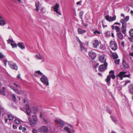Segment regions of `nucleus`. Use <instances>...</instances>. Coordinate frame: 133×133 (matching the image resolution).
I'll return each instance as SVG.
<instances>
[{
    "instance_id": "48",
    "label": "nucleus",
    "mask_w": 133,
    "mask_h": 133,
    "mask_svg": "<svg viewBox=\"0 0 133 133\" xmlns=\"http://www.w3.org/2000/svg\"><path fill=\"white\" fill-rule=\"evenodd\" d=\"M32 132L33 133H37V131L35 129H33L32 131Z\"/></svg>"
},
{
    "instance_id": "2",
    "label": "nucleus",
    "mask_w": 133,
    "mask_h": 133,
    "mask_svg": "<svg viewBox=\"0 0 133 133\" xmlns=\"http://www.w3.org/2000/svg\"><path fill=\"white\" fill-rule=\"evenodd\" d=\"M126 71H121L119 72V74L116 76L117 79H118V77H119V79L121 80H122L123 79V77H128L130 78L131 74H129L128 75H125L127 73Z\"/></svg>"
},
{
    "instance_id": "26",
    "label": "nucleus",
    "mask_w": 133,
    "mask_h": 133,
    "mask_svg": "<svg viewBox=\"0 0 133 133\" xmlns=\"http://www.w3.org/2000/svg\"><path fill=\"white\" fill-rule=\"evenodd\" d=\"M6 24L5 22L2 19L0 20V25L4 26Z\"/></svg>"
},
{
    "instance_id": "58",
    "label": "nucleus",
    "mask_w": 133,
    "mask_h": 133,
    "mask_svg": "<svg viewBox=\"0 0 133 133\" xmlns=\"http://www.w3.org/2000/svg\"><path fill=\"white\" fill-rule=\"evenodd\" d=\"M69 127H70V128H73L74 127V126L73 125H70V124H69Z\"/></svg>"
},
{
    "instance_id": "36",
    "label": "nucleus",
    "mask_w": 133,
    "mask_h": 133,
    "mask_svg": "<svg viewBox=\"0 0 133 133\" xmlns=\"http://www.w3.org/2000/svg\"><path fill=\"white\" fill-rule=\"evenodd\" d=\"M120 60L119 59L115 60V63L116 65H118L119 64Z\"/></svg>"
},
{
    "instance_id": "49",
    "label": "nucleus",
    "mask_w": 133,
    "mask_h": 133,
    "mask_svg": "<svg viewBox=\"0 0 133 133\" xmlns=\"http://www.w3.org/2000/svg\"><path fill=\"white\" fill-rule=\"evenodd\" d=\"M107 111L108 112L109 114H111V111L109 109H108L107 110Z\"/></svg>"
},
{
    "instance_id": "55",
    "label": "nucleus",
    "mask_w": 133,
    "mask_h": 133,
    "mask_svg": "<svg viewBox=\"0 0 133 133\" xmlns=\"http://www.w3.org/2000/svg\"><path fill=\"white\" fill-rule=\"evenodd\" d=\"M26 130V128L25 127H23V128L22 131L23 132H25Z\"/></svg>"
},
{
    "instance_id": "22",
    "label": "nucleus",
    "mask_w": 133,
    "mask_h": 133,
    "mask_svg": "<svg viewBox=\"0 0 133 133\" xmlns=\"http://www.w3.org/2000/svg\"><path fill=\"white\" fill-rule=\"evenodd\" d=\"M7 117L9 119L10 121L13 120L14 118V116L11 114H8L7 115Z\"/></svg>"
},
{
    "instance_id": "34",
    "label": "nucleus",
    "mask_w": 133,
    "mask_h": 133,
    "mask_svg": "<svg viewBox=\"0 0 133 133\" xmlns=\"http://www.w3.org/2000/svg\"><path fill=\"white\" fill-rule=\"evenodd\" d=\"M33 112L34 114H36V113H37L38 111L37 108L36 107L33 108Z\"/></svg>"
},
{
    "instance_id": "51",
    "label": "nucleus",
    "mask_w": 133,
    "mask_h": 133,
    "mask_svg": "<svg viewBox=\"0 0 133 133\" xmlns=\"http://www.w3.org/2000/svg\"><path fill=\"white\" fill-rule=\"evenodd\" d=\"M114 25H115L114 24L111 26V28L112 29L114 30L115 28V26Z\"/></svg>"
},
{
    "instance_id": "31",
    "label": "nucleus",
    "mask_w": 133,
    "mask_h": 133,
    "mask_svg": "<svg viewBox=\"0 0 133 133\" xmlns=\"http://www.w3.org/2000/svg\"><path fill=\"white\" fill-rule=\"evenodd\" d=\"M12 100L16 102V98L14 94H13L12 95Z\"/></svg>"
},
{
    "instance_id": "64",
    "label": "nucleus",
    "mask_w": 133,
    "mask_h": 133,
    "mask_svg": "<svg viewBox=\"0 0 133 133\" xmlns=\"http://www.w3.org/2000/svg\"><path fill=\"white\" fill-rule=\"evenodd\" d=\"M103 46V45H101L100 46V48L101 49H102Z\"/></svg>"
},
{
    "instance_id": "21",
    "label": "nucleus",
    "mask_w": 133,
    "mask_h": 133,
    "mask_svg": "<svg viewBox=\"0 0 133 133\" xmlns=\"http://www.w3.org/2000/svg\"><path fill=\"white\" fill-rule=\"evenodd\" d=\"M99 61L102 63L106 62V59H104V57L103 56H100L99 57Z\"/></svg>"
},
{
    "instance_id": "45",
    "label": "nucleus",
    "mask_w": 133,
    "mask_h": 133,
    "mask_svg": "<svg viewBox=\"0 0 133 133\" xmlns=\"http://www.w3.org/2000/svg\"><path fill=\"white\" fill-rule=\"evenodd\" d=\"M81 2H82V1H80L77 2L76 3V4L77 5H81Z\"/></svg>"
},
{
    "instance_id": "20",
    "label": "nucleus",
    "mask_w": 133,
    "mask_h": 133,
    "mask_svg": "<svg viewBox=\"0 0 133 133\" xmlns=\"http://www.w3.org/2000/svg\"><path fill=\"white\" fill-rule=\"evenodd\" d=\"M111 52L112 54V57L114 59H115L118 58V56L116 52H112L111 51Z\"/></svg>"
},
{
    "instance_id": "56",
    "label": "nucleus",
    "mask_w": 133,
    "mask_h": 133,
    "mask_svg": "<svg viewBox=\"0 0 133 133\" xmlns=\"http://www.w3.org/2000/svg\"><path fill=\"white\" fill-rule=\"evenodd\" d=\"M9 87H10V88H11V89H13L14 88V87L13 86H11V85H9Z\"/></svg>"
},
{
    "instance_id": "4",
    "label": "nucleus",
    "mask_w": 133,
    "mask_h": 133,
    "mask_svg": "<svg viewBox=\"0 0 133 133\" xmlns=\"http://www.w3.org/2000/svg\"><path fill=\"white\" fill-rule=\"evenodd\" d=\"M38 132L42 133H48V129L46 126H42L40 127L38 129Z\"/></svg>"
},
{
    "instance_id": "17",
    "label": "nucleus",
    "mask_w": 133,
    "mask_h": 133,
    "mask_svg": "<svg viewBox=\"0 0 133 133\" xmlns=\"http://www.w3.org/2000/svg\"><path fill=\"white\" fill-rule=\"evenodd\" d=\"M129 92L131 94H133V85H130L128 87Z\"/></svg>"
},
{
    "instance_id": "24",
    "label": "nucleus",
    "mask_w": 133,
    "mask_h": 133,
    "mask_svg": "<svg viewBox=\"0 0 133 133\" xmlns=\"http://www.w3.org/2000/svg\"><path fill=\"white\" fill-rule=\"evenodd\" d=\"M129 19V16H127L124 19H121L120 21V22H121V21L122 20L123 22L124 23H125L127 24V22L128 21Z\"/></svg>"
},
{
    "instance_id": "35",
    "label": "nucleus",
    "mask_w": 133,
    "mask_h": 133,
    "mask_svg": "<svg viewBox=\"0 0 133 133\" xmlns=\"http://www.w3.org/2000/svg\"><path fill=\"white\" fill-rule=\"evenodd\" d=\"M11 45L12 46V47L13 48H16L17 47V44L15 43H11Z\"/></svg>"
},
{
    "instance_id": "5",
    "label": "nucleus",
    "mask_w": 133,
    "mask_h": 133,
    "mask_svg": "<svg viewBox=\"0 0 133 133\" xmlns=\"http://www.w3.org/2000/svg\"><path fill=\"white\" fill-rule=\"evenodd\" d=\"M110 46L113 50H116L117 49V45L115 42L111 41L110 43Z\"/></svg>"
},
{
    "instance_id": "30",
    "label": "nucleus",
    "mask_w": 133,
    "mask_h": 133,
    "mask_svg": "<svg viewBox=\"0 0 133 133\" xmlns=\"http://www.w3.org/2000/svg\"><path fill=\"white\" fill-rule=\"evenodd\" d=\"M80 48L81 50V51H83L85 49V48L84 46H83L82 43H80Z\"/></svg>"
},
{
    "instance_id": "23",
    "label": "nucleus",
    "mask_w": 133,
    "mask_h": 133,
    "mask_svg": "<svg viewBox=\"0 0 133 133\" xmlns=\"http://www.w3.org/2000/svg\"><path fill=\"white\" fill-rule=\"evenodd\" d=\"M17 45L18 47L21 49H24L25 48V47L23 45V43L22 42L18 43L17 44Z\"/></svg>"
},
{
    "instance_id": "16",
    "label": "nucleus",
    "mask_w": 133,
    "mask_h": 133,
    "mask_svg": "<svg viewBox=\"0 0 133 133\" xmlns=\"http://www.w3.org/2000/svg\"><path fill=\"white\" fill-rule=\"evenodd\" d=\"M32 118L33 119V123L32 124V126H35L36 124V123H37L38 122L36 116L35 115L33 116Z\"/></svg>"
},
{
    "instance_id": "9",
    "label": "nucleus",
    "mask_w": 133,
    "mask_h": 133,
    "mask_svg": "<svg viewBox=\"0 0 133 133\" xmlns=\"http://www.w3.org/2000/svg\"><path fill=\"white\" fill-rule=\"evenodd\" d=\"M55 121L61 128H63L65 124V122L60 119H57Z\"/></svg>"
},
{
    "instance_id": "41",
    "label": "nucleus",
    "mask_w": 133,
    "mask_h": 133,
    "mask_svg": "<svg viewBox=\"0 0 133 133\" xmlns=\"http://www.w3.org/2000/svg\"><path fill=\"white\" fill-rule=\"evenodd\" d=\"M28 120L29 122L30 123L31 125L32 126V124L33 123V121H32L30 117H29L28 118Z\"/></svg>"
},
{
    "instance_id": "57",
    "label": "nucleus",
    "mask_w": 133,
    "mask_h": 133,
    "mask_svg": "<svg viewBox=\"0 0 133 133\" xmlns=\"http://www.w3.org/2000/svg\"><path fill=\"white\" fill-rule=\"evenodd\" d=\"M114 24V25L115 24H118V25H120L121 24H120V23H117V22H115V23Z\"/></svg>"
},
{
    "instance_id": "32",
    "label": "nucleus",
    "mask_w": 133,
    "mask_h": 133,
    "mask_svg": "<svg viewBox=\"0 0 133 133\" xmlns=\"http://www.w3.org/2000/svg\"><path fill=\"white\" fill-rule=\"evenodd\" d=\"M21 120L17 118L14 121L15 122L16 124H19Z\"/></svg>"
},
{
    "instance_id": "18",
    "label": "nucleus",
    "mask_w": 133,
    "mask_h": 133,
    "mask_svg": "<svg viewBox=\"0 0 133 133\" xmlns=\"http://www.w3.org/2000/svg\"><path fill=\"white\" fill-rule=\"evenodd\" d=\"M122 64L125 68H129V66L128 64L126 63L125 60L124 59H123Z\"/></svg>"
},
{
    "instance_id": "54",
    "label": "nucleus",
    "mask_w": 133,
    "mask_h": 133,
    "mask_svg": "<svg viewBox=\"0 0 133 133\" xmlns=\"http://www.w3.org/2000/svg\"><path fill=\"white\" fill-rule=\"evenodd\" d=\"M99 65V63H97L96 64V65L95 66V69H96V68H97V67Z\"/></svg>"
},
{
    "instance_id": "1",
    "label": "nucleus",
    "mask_w": 133,
    "mask_h": 133,
    "mask_svg": "<svg viewBox=\"0 0 133 133\" xmlns=\"http://www.w3.org/2000/svg\"><path fill=\"white\" fill-rule=\"evenodd\" d=\"M114 74V71L113 70H111L109 72V75L107 76L105 80V81L107 83V84L108 86L110 85L111 77L113 79L115 78L116 76Z\"/></svg>"
},
{
    "instance_id": "15",
    "label": "nucleus",
    "mask_w": 133,
    "mask_h": 133,
    "mask_svg": "<svg viewBox=\"0 0 133 133\" xmlns=\"http://www.w3.org/2000/svg\"><path fill=\"white\" fill-rule=\"evenodd\" d=\"M26 113L29 116L30 115V112L31 111V110L29 109V106L28 104H27L26 105Z\"/></svg>"
},
{
    "instance_id": "37",
    "label": "nucleus",
    "mask_w": 133,
    "mask_h": 133,
    "mask_svg": "<svg viewBox=\"0 0 133 133\" xmlns=\"http://www.w3.org/2000/svg\"><path fill=\"white\" fill-rule=\"evenodd\" d=\"M8 43H9V42H11V43H15V42L11 39H10V38H9V39L7 40Z\"/></svg>"
},
{
    "instance_id": "59",
    "label": "nucleus",
    "mask_w": 133,
    "mask_h": 133,
    "mask_svg": "<svg viewBox=\"0 0 133 133\" xmlns=\"http://www.w3.org/2000/svg\"><path fill=\"white\" fill-rule=\"evenodd\" d=\"M69 127H70V128H73L74 127V126L73 125H70V124H69Z\"/></svg>"
},
{
    "instance_id": "42",
    "label": "nucleus",
    "mask_w": 133,
    "mask_h": 133,
    "mask_svg": "<svg viewBox=\"0 0 133 133\" xmlns=\"http://www.w3.org/2000/svg\"><path fill=\"white\" fill-rule=\"evenodd\" d=\"M85 31V30L83 31L81 29H78V32L79 34H82L83 33V31Z\"/></svg>"
},
{
    "instance_id": "29",
    "label": "nucleus",
    "mask_w": 133,
    "mask_h": 133,
    "mask_svg": "<svg viewBox=\"0 0 133 133\" xmlns=\"http://www.w3.org/2000/svg\"><path fill=\"white\" fill-rule=\"evenodd\" d=\"M105 36L107 37H108L110 36V31H107L105 32Z\"/></svg>"
},
{
    "instance_id": "38",
    "label": "nucleus",
    "mask_w": 133,
    "mask_h": 133,
    "mask_svg": "<svg viewBox=\"0 0 133 133\" xmlns=\"http://www.w3.org/2000/svg\"><path fill=\"white\" fill-rule=\"evenodd\" d=\"M5 56L1 52L0 53V59L5 58Z\"/></svg>"
},
{
    "instance_id": "62",
    "label": "nucleus",
    "mask_w": 133,
    "mask_h": 133,
    "mask_svg": "<svg viewBox=\"0 0 133 133\" xmlns=\"http://www.w3.org/2000/svg\"><path fill=\"white\" fill-rule=\"evenodd\" d=\"M83 25L84 26H87V25L86 24H85L84 23H83Z\"/></svg>"
},
{
    "instance_id": "44",
    "label": "nucleus",
    "mask_w": 133,
    "mask_h": 133,
    "mask_svg": "<svg viewBox=\"0 0 133 133\" xmlns=\"http://www.w3.org/2000/svg\"><path fill=\"white\" fill-rule=\"evenodd\" d=\"M130 82H131V81L130 80H127V81H125V83L124 84V86H126L128 83H130Z\"/></svg>"
},
{
    "instance_id": "47",
    "label": "nucleus",
    "mask_w": 133,
    "mask_h": 133,
    "mask_svg": "<svg viewBox=\"0 0 133 133\" xmlns=\"http://www.w3.org/2000/svg\"><path fill=\"white\" fill-rule=\"evenodd\" d=\"M3 62L4 63V65L5 66L6 65V63L7 62V61L6 60H4L3 61Z\"/></svg>"
},
{
    "instance_id": "14",
    "label": "nucleus",
    "mask_w": 133,
    "mask_h": 133,
    "mask_svg": "<svg viewBox=\"0 0 133 133\" xmlns=\"http://www.w3.org/2000/svg\"><path fill=\"white\" fill-rule=\"evenodd\" d=\"M59 4L57 3H56V5H54L53 8L54 11L56 12L58 15H61V13L59 12L58 11V9L59 7Z\"/></svg>"
},
{
    "instance_id": "10",
    "label": "nucleus",
    "mask_w": 133,
    "mask_h": 133,
    "mask_svg": "<svg viewBox=\"0 0 133 133\" xmlns=\"http://www.w3.org/2000/svg\"><path fill=\"white\" fill-rule=\"evenodd\" d=\"M9 65L11 69H13L17 70V66L16 64L13 63L12 62H10L9 63Z\"/></svg>"
},
{
    "instance_id": "61",
    "label": "nucleus",
    "mask_w": 133,
    "mask_h": 133,
    "mask_svg": "<svg viewBox=\"0 0 133 133\" xmlns=\"http://www.w3.org/2000/svg\"><path fill=\"white\" fill-rule=\"evenodd\" d=\"M22 129V126H21V125L19 127V129L20 130H21Z\"/></svg>"
},
{
    "instance_id": "52",
    "label": "nucleus",
    "mask_w": 133,
    "mask_h": 133,
    "mask_svg": "<svg viewBox=\"0 0 133 133\" xmlns=\"http://www.w3.org/2000/svg\"><path fill=\"white\" fill-rule=\"evenodd\" d=\"M121 44L122 45V46L123 47H124V42H123V41H122L121 42Z\"/></svg>"
},
{
    "instance_id": "6",
    "label": "nucleus",
    "mask_w": 133,
    "mask_h": 133,
    "mask_svg": "<svg viewBox=\"0 0 133 133\" xmlns=\"http://www.w3.org/2000/svg\"><path fill=\"white\" fill-rule=\"evenodd\" d=\"M108 65V63L106 62L102 65H100L98 68V71H99L102 72L104 71L107 69V67Z\"/></svg>"
},
{
    "instance_id": "39",
    "label": "nucleus",
    "mask_w": 133,
    "mask_h": 133,
    "mask_svg": "<svg viewBox=\"0 0 133 133\" xmlns=\"http://www.w3.org/2000/svg\"><path fill=\"white\" fill-rule=\"evenodd\" d=\"M1 87L0 88V94L3 95L5 96L6 95V94L5 93H4V92L2 91V90H1Z\"/></svg>"
},
{
    "instance_id": "50",
    "label": "nucleus",
    "mask_w": 133,
    "mask_h": 133,
    "mask_svg": "<svg viewBox=\"0 0 133 133\" xmlns=\"http://www.w3.org/2000/svg\"><path fill=\"white\" fill-rule=\"evenodd\" d=\"M6 88L5 87H3L2 88V91L4 93H5V90Z\"/></svg>"
},
{
    "instance_id": "8",
    "label": "nucleus",
    "mask_w": 133,
    "mask_h": 133,
    "mask_svg": "<svg viewBox=\"0 0 133 133\" xmlns=\"http://www.w3.org/2000/svg\"><path fill=\"white\" fill-rule=\"evenodd\" d=\"M40 80L46 86L49 85V82L47 78L45 76L43 75L40 78Z\"/></svg>"
},
{
    "instance_id": "25",
    "label": "nucleus",
    "mask_w": 133,
    "mask_h": 133,
    "mask_svg": "<svg viewBox=\"0 0 133 133\" xmlns=\"http://www.w3.org/2000/svg\"><path fill=\"white\" fill-rule=\"evenodd\" d=\"M110 118L114 122L115 124H117V120L115 117L111 115L110 116Z\"/></svg>"
},
{
    "instance_id": "63",
    "label": "nucleus",
    "mask_w": 133,
    "mask_h": 133,
    "mask_svg": "<svg viewBox=\"0 0 133 133\" xmlns=\"http://www.w3.org/2000/svg\"><path fill=\"white\" fill-rule=\"evenodd\" d=\"M129 55L130 56H133V52L130 53Z\"/></svg>"
},
{
    "instance_id": "33",
    "label": "nucleus",
    "mask_w": 133,
    "mask_h": 133,
    "mask_svg": "<svg viewBox=\"0 0 133 133\" xmlns=\"http://www.w3.org/2000/svg\"><path fill=\"white\" fill-rule=\"evenodd\" d=\"M83 12L81 11L79 12V17L81 19H82L83 18Z\"/></svg>"
},
{
    "instance_id": "53",
    "label": "nucleus",
    "mask_w": 133,
    "mask_h": 133,
    "mask_svg": "<svg viewBox=\"0 0 133 133\" xmlns=\"http://www.w3.org/2000/svg\"><path fill=\"white\" fill-rule=\"evenodd\" d=\"M13 128L14 129H17V127L16 126L14 125H13Z\"/></svg>"
},
{
    "instance_id": "11",
    "label": "nucleus",
    "mask_w": 133,
    "mask_h": 133,
    "mask_svg": "<svg viewBox=\"0 0 133 133\" xmlns=\"http://www.w3.org/2000/svg\"><path fill=\"white\" fill-rule=\"evenodd\" d=\"M105 18L107 21L110 22L115 20L116 16L114 15L112 17H109V15H107L105 16Z\"/></svg>"
},
{
    "instance_id": "12",
    "label": "nucleus",
    "mask_w": 133,
    "mask_h": 133,
    "mask_svg": "<svg viewBox=\"0 0 133 133\" xmlns=\"http://www.w3.org/2000/svg\"><path fill=\"white\" fill-rule=\"evenodd\" d=\"M64 129L68 133H75V130L73 128L71 129L66 126L65 127Z\"/></svg>"
},
{
    "instance_id": "43",
    "label": "nucleus",
    "mask_w": 133,
    "mask_h": 133,
    "mask_svg": "<svg viewBox=\"0 0 133 133\" xmlns=\"http://www.w3.org/2000/svg\"><path fill=\"white\" fill-rule=\"evenodd\" d=\"M36 57L37 58L40 59H42V57L41 56H40V55H36Z\"/></svg>"
},
{
    "instance_id": "13",
    "label": "nucleus",
    "mask_w": 133,
    "mask_h": 133,
    "mask_svg": "<svg viewBox=\"0 0 133 133\" xmlns=\"http://www.w3.org/2000/svg\"><path fill=\"white\" fill-rule=\"evenodd\" d=\"M89 55L90 57L93 60L96 58V54L92 51L89 52Z\"/></svg>"
},
{
    "instance_id": "7",
    "label": "nucleus",
    "mask_w": 133,
    "mask_h": 133,
    "mask_svg": "<svg viewBox=\"0 0 133 133\" xmlns=\"http://www.w3.org/2000/svg\"><path fill=\"white\" fill-rule=\"evenodd\" d=\"M121 23H122V26L121 29L122 30L121 32L125 35H126L127 31V24L123 23L122 20L121 21Z\"/></svg>"
},
{
    "instance_id": "3",
    "label": "nucleus",
    "mask_w": 133,
    "mask_h": 133,
    "mask_svg": "<svg viewBox=\"0 0 133 133\" xmlns=\"http://www.w3.org/2000/svg\"><path fill=\"white\" fill-rule=\"evenodd\" d=\"M115 29L117 32L118 37L121 40L123 38V36L120 31V28L117 26H116Z\"/></svg>"
},
{
    "instance_id": "28",
    "label": "nucleus",
    "mask_w": 133,
    "mask_h": 133,
    "mask_svg": "<svg viewBox=\"0 0 133 133\" xmlns=\"http://www.w3.org/2000/svg\"><path fill=\"white\" fill-rule=\"evenodd\" d=\"M129 33L130 36L131 37H133V29H131L130 30Z\"/></svg>"
},
{
    "instance_id": "19",
    "label": "nucleus",
    "mask_w": 133,
    "mask_h": 133,
    "mask_svg": "<svg viewBox=\"0 0 133 133\" xmlns=\"http://www.w3.org/2000/svg\"><path fill=\"white\" fill-rule=\"evenodd\" d=\"M98 44L99 42L98 41L97 39L95 41L93 44V47L95 48H97V46L98 45Z\"/></svg>"
},
{
    "instance_id": "60",
    "label": "nucleus",
    "mask_w": 133,
    "mask_h": 133,
    "mask_svg": "<svg viewBox=\"0 0 133 133\" xmlns=\"http://www.w3.org/2000/svg\"><path fill=\"white\" fill-rule=\"evenodd\" d=\"M4 120H5V123H7V122L8 120V119H7V118H4Z\"/></svg>"
},
{
    "instance_id": "27",
    "label": "nucleus",
    "mask_w": 133,
    "mask_h": 133,
    "mask_svg": "<svg viewBox=\"0 0 133 133\" xmlns=\"http://www.w3.org/2000/svg\"><path fill=\"white\" fill-rule=\"evenodd\" d=\"M35 5L36 7V9L37 11H38L39 10L38 8L39 6V2H36L35 4Z\"/></svg>"
},
{
    "instance_id": "46",
    "label": "nucleus",
    "mask_w": 133,
    "mask_h": 133,
    "mask_svg": "<svg viewBox=\"0 0 133 133\" xmlns=\"http://www.w3.org/2000/svg\"><path fill=\"white\" fill-rule=\"evenodd\" d=\"M15 92L18 94H20V92H19V91L17 89Z\"/></svg>"
},
{
    "instance_id": "40",
    "label": "nucleus",
    "mask_w": 133,
    "mask_h": 133,
    "mask_svg": "<svg viewBox=\"0 0 133 133\" xmlns=\"http://www.w3.org/2000/svg\"><path fill=\"white\" fill-rule=\"evenodd\" d=\"M35 73L39 75H42V73L39 70L36 71L35 72Z\"/></svg>"
}]
</instances>
